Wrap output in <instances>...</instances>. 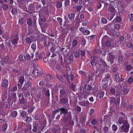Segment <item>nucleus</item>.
<instances>
[{"instance_id": "46", "label": "nucleus", "mask_w": 133, "mask_h": 133, "mask_svg": "<svg viewBox=\"0 0 133 133\" xmlns=\"http://www.w3.org/2000/svg\"><path fill=\"white\" fill-rule=\"evenodd\" d=\"M90 33V32L88 30H86V29L83 34L85 35H87L89 34Z\"/></svg>"}, {"instance_id": "59", "label": "nucleus", "mask_w": 133, "mask_h": 133, "mask_svg": "<svg viewBox=\"0 0 133 133\" xmlns=\"http://www.w3.org/2000/svg\"><path fill=\"white\" fill-rule=\"evenodd\" d=\"M86 29L84 27H81L79 29V30L83 33Z\"/></svg>"}, {"instance_id": "50", "label": "nucleus", "mask_w": 133, "mask_h": 133, "mask_svg": "<svg viewBox=\"0 0 133 133\" xmlns=\"http://www.w3.org/2000/svg\"><path fill=\"white\" fill-rule=\"evenodd\" d=\"M128 81L129 83H131L133 81V79L132 77H130L128 78Z\"/></svg>"}, {"instance_id": "60", "label": "nucleus", "mask_w": 133, "mask_h": 133, "mask_svg": "<svg viewBox=\"0 0 133 133\" xmlns=\"http://www.w3.org/2000/svg\"><path fill=\"white\" fill-rule=\"evenodd\" d=\"M40 118V116L38 115H36L35 116V119L36 120H38Z\"/></svg>"}, {"instance_id": "18", "label": "nucleus", "mask_w": 133, "mask_h": 133, "mask_svg": "<svg viewBox=\"0 0 133 133\" xmlns=\"http://www.w3.org/2000/svg\"><path fill=\"white\" fill-rule=\"evenodd\" d=\"M38 124L36 123H34L33 124V129L32 130V131L35 132L37 130V129L38 128Z\"/></svg>"}, {"instance_id": "23", "label": "nucleus", "mask_w": 133, "mask_h": 133, "mask_svg": "<svg viewBox=\"0 0 133 133\" xmlns=\"http://www.w3.org/2000/svg\"><path fill=\"white\" fill-rule=\"evenodd\" d=\"M24 80V77L23 76H21L19 79V81L21 84L22 85Z\"/></svg>"}, {"instance_id": "43", "label": "nucleus", "mask_w": 133, "mask_h": 133, "mask_svg": "<svg viewBox=\"0 0 133 133\" xmlns=\"http://www.w3.org/2000/svg\"><path fill=\"white\" fill-rule=\"evenodd\" d=\"M94 109L92 108H91L89 110V115L90 116L91 115L94 113Z\"/></svg>"}, {"instance_id": "12", "label": "nucleus", "mask_w": 133, "mask_h": 133, "mask_svg": "<svg viewBox=\"0 0 133 133\" xmlns=\"http://www.w3.org/2000/svg\"><path fill=\"white\" fill-rule=\"evenodd\" d=\"M115 9H109V11L110 12V13L109 14H111V17H110V20H111L113 18V17L115 15Z\"/></svg>"}, {"instance_id": "16", "label": "nucleus", "mask_w": 133, "mask_h": 133, "mask_svg": "<svg viewBox=\"0 0 133 133\" xmlns=\"http://www.w3.org/2000/svg\"><path fill=\"white\" fill-rule=\"evenodd\" d=\"M75 14L74 13L69 14L68 15L69 18L71 21H73L75 18Z\"/></svg>"}, {"instance_id": "36", "label": "nucleus", "mask_w": 133, "mask_h": 133, "mask_svg": "<svg viewBox=\"0 0 133 133\" xmlns=\"http://www.w3.org/2000/svg\"><path fill=\"white\" fill-rule=\"evenodd\" d=\"M23 55L21 54H20L19 56V58L21 62H24V59L23 58Z\"/></svg>"}, {"instance_id": "31", "label": "nucleus", "mask_w": 133, "mask_h": 133, "mask_svg": "<svg viewBox=\"0 0 133 133\" xmlns=\"http://www.w3.org/2000/svg\"><path fill=\"white\" fill-rule=\"evenodd\" d=\"M111 42L109 40H107L105 44L107 47L110 46L111 44Z\"/></svg>"}, {"instance_id": "44", "label": "nucleus", "mask_w": 133, "mask_h": 133, "mask_svg": "<svg viewBox=\"0 0 133 133\" xmlns=\"http://www.w3.org/2000/svg\"><path fill=\"white\" fill-rule=\"evenodd\" d=\"M11 12L13 15H15L17 12V9H12Z\"/></svg>"}, {"instance_id": "29", "label": "nucleus", "mask_w": 133, "mask_h": 133, "mask_svg": "<svg viewBox=\"0 0 133 133\" xmlns=\"http://www.w3.org/2000/svg\"><path fill=\"white\" fill-rule=\"evenodd\" d=\"M75 109L78 112H79L81 111V107L77 105L75 106Z\"/></svg>"}, {"instance_id": "62", "label": "nucleus", "mask_w": 133, "mask_h": 133, "mask_svg": "<svg viewBox=\"0 0 133 133\" xmlns=\"http://www.w3.org/2000/svg\"><path fill=\"white\" fill-rule=\"evenodd\" d=\"M9 58L8 57L6 56L4 57V61L6 63V62H9Z\"/></svg>"}, {"instance_id": "54", "label": "nucleus", "mask_w": 133, "mask_h": 133, "mask_svg": "<svg viewBox=\"0 0 133 133\" xmlns=\"http://www.w3.org/2000/svg\"><path fill=\"white\" fill-rule=\"evenodd\" d=\"M47 78H48L50 80L51 79L53 78V76L51 75L50 74H47Z\"/></svg>"}, {"instance_id": "27", "label": "nucleus", "mask_w": 133, "mask_h": 133, "mask_svg": "<svg viewBox=\"0 0 133 133\" xmlns=\"http://www.w3.org/2000/svg\"><path fill=\"white\" fill-rule=\"evenodd\" d=\"M21 116L23 118H25V117L27 115L26 112L25 111H23L21 113Z\"/></svg>"}, {"instance_id": "22", "label": "nucleus", "mask_w": 133, "mask_h": 133, "mask_svg": "<svg viewBox=\"0 0 133 133\" xmlns=\"http://www.w3.org/2000/svg\"><path fill=\"white\" fill-rule=\"evenodd\" d=\"M25 121L26 123H28L30 122H31L32 121L31 118L30 116H27L26 117Z\"/></svg>"}, {"instance_id": "26", "label": "nucleus", "mask_w": 133, "mask_h": 133, "mask_svg": "<svg viewBox=\"0 0 133 133\" xmlns=\"http://www.w3.org/2000/svg\"><path fill=\"white\" fill-rule=\"evenodd\" d=\"M17 112L16 111H13L11 113V116L13 117H16L17 116Z\"/></svg>"}, {"instance_id": "3", "label": "nucleus", "mask_w": 133, "mask_h": 133, "mask_svg": "<svg viewBox=\"0 0 133 133\" xmlns=\"http://www.w3.org/2000/svg\"><path fill=\"white\" fill-rule=\"evenodd\" d=\"M32 74L35 75V76H41L43 74V72L41 70V68L39 67H37V68H35L32 71Z\"/></svg>"}, {"instance_id": "4", "label": "nucleus", "mask_w": 133, "mask_h": 133, "mask_svg": "<svg viewBox=\"0 0 133 133\" xmlns=\"http://www.w3.org/2000/svg\"><path fill=\"white\" fill-rule=\"evenodd\" d=\"M68 70H70V68L69 67H66L64 74V76L65 77L66 76L67 79L69 81H72L73 79L74 76L72 74L71 75H69L67 76V75L68 74Z\"/></svg>"}, {"instance_id": "53", "label": "nucleus", "mask_w": 133, "mask_h": 133, "mask_svg": "<svg viewBox=\"0 0 133 133\" xmlns=\"http://www.w3.org/2000/svg\"><path fill=\"white\" fill-rule=\"evenodd\" d=\"M56 6L57 8H60L62 6L61 3H58L56 4Z\"/></svg>"}, {"instance_id": "14", "label": "nucleus", "mask_w": 133, "mask_h": 133, "mask_svg": "<svg viewBox=\"0 0 133 133\" xmlns=\"http://www.w3.org/2000/svg\"><path fill=\"white\" fill-rule=\"evenodd\" d=\"M97 96L100 98H102L104 96V92L102 91H99L97 93Z\"/></svg>"}, {"instance_id": "25", "label": "nucleus", "mask_w": 133, "mask_h": 133, "mask_svg": "<svg viewBox=\"0 0 133 133\" xmlns=\"http://www.w3.org/2000/svg\"><path fill=\"white\" fill-rule=\"evenodd\" d=\"M129 90L128 88H124L123 90V94L125 95H126L128 93Z\"/></svg>"}, {"instance_id": "28", "label": "nucleus", "mask_w": 133, "mask_h": 133, "mask_svg": "<svg viewBox=\"0 0 133 133\" xmlns=\"http://www.w3.org/2000/svg\"><path fill=\"white\" fill-rule=\"evenodd\" d=\"M25 86L28 88L30 87L31 85V83L30 81H28L27 83L25 84Z\"/></svg>"}, {"instance_id": "5", "label": "nucleus", "mask_w": 133, "mask_h": 133, "mask_svg": "<svg viewBox=\"0 0 133 133\" xmlns=\"http://www.w3.org/2000/svg\"><path fill=\"white\" fill-rule=\"evenodd\" d=\"M117 123L120 125H121L123 124H125L128 123L127 118H126L125 119V118L123 117H120L118 120Z\"/></svg>"}, {"instance_id": "34", "label": "nucleus", "mask_w": 133, "mask_h": 133, "mask_svg": "<svg viewBox=\"0 0 133 133\" xmlns=\"http://www.w3.org/2000/svg\"><path fill=\"white\" fill-rule=\"evenodd\" d=\"M115 98L112 97H110V103L112 104L115 102Z\"/></svg>"}, {"instance_id": "9", "label": "nucleus", "mask_w": 133, "mask_h": 133, "mask_svg": "<svg viewBox=\"0 0 133 133\" xmlns=\"http://www.w3.org/2000/svg\"><path fill=\"white\" fill-rule=\"evenodd\" d=\"M12 39H11V43L15 45L17 43L18 40V38L17 37V35H15V38L12 37Z\"/></svg>"}, {"instance_id": "6", "label": "nucleus", "mask_w": 133, "mask_h": 133, "mask_svg": "<svg viewBox=\"0 0 133 133\" xmlns=\"http://www.w3.org/2000/svg\"><path fill=\"white\" fill-rule=\"evenodd\" d=\"M59 98L60 99V103L62 104H65L68 101V99L66 98L65 96L62 95L59 96Z\"/></svg>"}, {"instance_id": "19", "label": "nucleus", "mask_w": 133, "mask_h": 133, "mask_svg": "<svg viewBox=\"0 0 133 133\" xmlns=\"http://www.w3.org/2000/svg\"><path fill=\"white\" fill-rule=\"evenodd\" d=\"M104 2L103 1H100L98 5V8H103L104 5Z\"/></svg>"}, {"instance_id": "58", "label": "nucleus", "mask_w": 133, "mask_h": 133, "mask_svg": "<svg viewBox=\"0 0 133 133\" xmlns=\"http://www.w3.org/2000/svg\"><path fill=\"white\" fill-rule=\"evenodd\" d=\"M73 55H71L69 56V60L70 62H73Z\"/></svg>"}, {"instance_id": "15", "label": "nucleus", "mask_w": 133, "mask_h": 133, "mask_svg": "<svg viewBox=\"0 0 133 133\" xmlns=\"http://www.w3.org/2000/svg\"><path fill=\"white\" fill-rule=\"evenodd\" d=\"M115 78L116 81L118 83L120 81L119 74L117 72H116L115 74Z\"/></svg>"}, {"instance_id": "24", "label": "nucleus", "mask_w": 133, "mask_h": 133, "mask_svg": "<svg viewBox=\"0 0 133 133\" xmlns=\"http://www.w3.org/2000/svg\"><path fill=\"white\" fill-rule=\"evenodd\" d=\"M78 43V41L74 39L72 41V46L74 47H75L77 45Z\"/></svg>"}, {"instance_id": "10", "label": "nucleus", "mask_w": 133, "mask_h": 133, "mask_svg": "<svg viewBox=\"0 0 133 133\" xmlns=\"http://www.w3.org/2000/svg\"><path fill=\"white\" fill-rule=\"evenodd\" d=\"M59 110L60 111V114H63L64 116L68 114V110L66 108H60Z\"/></svg>"}, {"instance_id": "33", "label": "nucleus", "mask_w": 133, "mask_h": 133, "mask_svg": "<svg viewBox=\"0 0 133 133\" xmlns=\"http://www.w3.org/2000/svg\"><path fill=\"white\" fill-rule=\"evenodd\" d=\"M27 23L28 25L30 26L32 25V20L29 18H28L27 19Z\"/></svg>"}, {"instance_id": "38", "label": "nucleus", "mask_w": 133, "mask_h": 133, "mask_svg": "<svg viewBox=\"0 0 133 133\" xmlns=\"http://www.w3.org/2000/svg\"><path fill=\"white\" fill-rule=\"evenodd\" d=\"M118 61L119 62H122L123 60V57L121 55L119 56L118 57Z\"/></svg>"}, {"instance_id": "61", "label": "nucleus", "mask_w": 133, "mask_h": 133, "mask_svg": "<svg viewBox=\"0 0 133 133\" xmlns=\"http://www.w3.org/2000/svg\"><path fill=\"white\" fill-rule=\"evenodd\" d=\"M108 130V128L107 127L105 126L104 127V132L105 133L107 132Z\"/></svg>"}, {"instance_id": "55", "label": "nucleus", "mask_w": 133, "mask_h": 133, "mask_svg": "<svg viewBox=\"0 0 133 133\" xmlns=\"http://www.w3.org/2000/svg\"><path fill=\"white\" fill-rule=\"evenodd\" d=\"M57 19L59 23L61 25H62V19L60 17H58L57 18Z\"/></svg>"}, {"instance_id": "39", "label": "nucleus", "mask_w": 133, "mask_h": 133, "mask_svg": "<svg viewBox=\"0 0 133 133\" xmlns=\"http://www.w3.org/2000/svg\"><path fill=\"white\" fill-rule=\"evenodd\" d=\"M115 19L116 21L117 22H119L121 21V17L119 16L117 17Z\"/></svg>"}, {"instance_id": "13", "label": "nucleus", "mask_w": 133, "mask_h": 133, "mask_svg": "<svg viewBox=\"0 0 133 133\" xmlns=\"http://www.w3.org/2000/svg\"><path fill=\"white\" fill-rule=\"evenodd\" d=\"M80 104L84 106L88 107L89 105V103L88 101L81 102V101H80Z\"/></svg>"}, {"instance_id": "47", "label": "nucleus", "mask_w": 133, "mask_h": 133, "mask_svg": "<svg viewBox=\"0 0 133 133\" xmlns=\"http://www.w3.org/2000/svg\"><path fill=\"white\" fill-rule=\"evenodd\" d=\"M91 88V87L88 85H86L85 87V89L87 90H90Z\"/></svg>"}, {"instance_id": "42", "label": "nucleus", "mask_w": 133, "mask_h": 133, "mask_svg": "<svg viewBox=\"0 0 133 133\" xmlns=\"http://www.w3.org/2000/svg\"><path fill=\"white\" fill-rule=\"evenodd\" d=\"M31 48L34 52L35 51L36 48V45L34 43H33L31 45Z\"/></svg>"}, {"instance_id": "45", "label": "nucleus", "mask_w": 133, "mask_h": 133, "mask_svg": "<svg viewBox=\"0 0 133 133\" xmlns=\"http://www.w3.org/2000/svg\"><path fill=\"white\" fill-rule=\"evenodd\" d=\"M101 22L103 23H107V21L105 18L102 17L101 19Z\"/></svg>"}, {"instance_id": "35", "label": "nucleus", "mask_w": 133, "mask_h": 133, "mask_svg": "<svg viewBox=\"0 0 133 133\" xmlns=\"http://www.w3.org/2000/svg\"><path fill=\"white\" fill-rule=\"evenodd\" d=\"M56 76L57 78L60 81H62L63 80V77H62V75H59L57 74Z\"/></svg>"}, {"instance_id": "40", "label": "nucleus", "mask_w": 133, "mask_h": 133, "mask_svg": "<svg viewBox=\"0 0 133 133\" xmlns=\"http://www.w3.org/2000/svg\"><path fill=\"white\" fill-rule=\"evenodd\" d=\"M34 108L35 107H32L30 108L28 110V112L29 113L33 111Z\"/></svg>"}, {"instance_id": "11", "label": "nucleus", "mask_w": 133, "mask_h": 133, "mask_svg": "<svg viewBox=\"0 0 133 133\" xmlns=\"http://www.w3.org/2000/svg\"><path fill=\"white\" fill-rule=\"evenodd\" d=\"M9 83V82L8 80L6 79H3L2 83V86L4 87H7Z\"/></svg>"}, {"instance_id": "20", "label": "nucleus", "mask_w": 133, "mask_h": 133, "mask_svg": "<svg viewBox=\"0 0 133 133\" xmlns=\"http://www.w3.org/2000/svg\"><path fill=\"white\" fill-rule=\"evenodd\" d=\"M32 38L31 37H28L25 38L26 41L28 43H32Z\"/></svg>"}, {"instance_id": "2", "label": "nucleus", "mask_w": 133, "mask_h": 133, "mask_svg": "<svg viewBox=\"0 0 133 133\" xmlns=\"http://www.w3.org/2000/svg\"><path fill=\"white\" fill-rule=\"evenodd\" d=\"M130 125L129 123L123 124L119 129V131L121 132H127L129 131Z\"/></svg>"}, {"instance_id": "64", "label": "nucleus", "mask_w": 133, "mask_h": 133, "mask_svg": "<svg viewBox=\"0 0 133 133\" xmlns=\"http://www.w3.org/2000/svg\"><path fill=\"white\" fill-rule=\"evenodd\" d=\"M120 25L119 24H116L115 25V28L116 29H118L119 28Z\"/></svg>"}, {"instance_id": "51", "label": "nucleus", "mask_w": 133, "mask_h": 133, "mask_svg": "<svg viewBox=\"0 0 133 133\" xmlns=\"http://www.w3.org/2000/svg\"><path fill=\"white\" fill-rule=\"evenodd\" d=\"M124 39V37L123 36H121L120 37L118 41V42H119L121 43L123 41Z\"/></svg>"}, {"instance_id": "48", "label": "nucleus", "mask_w": 133, "mask_h": 133, "mask_svg": "<svg viewBox=\"0 0 133 133\" xmlns=\"http://www.w3.org/2000/svg\"><path fill=\"white\" fill-rule=\"evenodd\" d=\"M130 21L131 22L133 21V14H131L129 16Z\"/></svg>"}, {"instance_id": "56", "label": "nucleus", "mask_w": 133, "mask_h": 133, "mask_svg": "<svg viewBox=\"0 0 133 133\" xmlns=\"http://www.w3.org/2000/svg\"><path fill=\"white\" fill-rule=\"evenodd\" d=\"M49 90H47V91H46L45 93L46 96L47 97H48L49 98L50 96V93L49 92Z\"/></svg>"}, {"instance_id": "7", "label": "nucleus", "mask_w": 133, "mask_h": 133, "mask_svg": "<svg viewBox=\"0 0 133 133\" xmlns=\"http://www.w3.org/2000/svg\"><path fill=\"white\" fill-rule=\"evenodd\" d=\"M69 119H71V115L70 113H68L66 115L64 116V117L63 118V121L64 122H66Z\"/></svg>"}, {"instance_id": "57", "label": "nucleus", "mask_w": 133, "mask_h": 133, "mask_svg": "<svg viewBox=\"0 0 133 133\" xmlns=\"http://www.w3.org/2000/svg\"><path fill=\"white\" fill-rule=\"evenodd\" d=\"M24 93L25 96V97L29 96L30 95V93L29 91H27L25 92H24Z\"/></svg>"}, {"instance_id": "52", "label": "nucleus", "mask_w": 133, "mask_h": 133, "mask_svg": "<svg viewBox=\"0 0 133 133\" xmlns=\"http://www.w3.org/2000/svg\"><path fill=\"white\" fill-rule=\"evenodd\" d=\"M19 102L21 104H23L24 102V98L22 97L21 99H19Z\"/></svg>"}, {"instance_id": "37", "label": "nucleus", "mask_w": 133, "mask_h": 133, "mask_svg": "<svg viewBox=\"0 0 133 133\" xmlns=\"http://www.w3.org/2000/svg\"><path fill=\"white\" fill-rule=\"evenodd\" d=\"M117 127L116 125L115 124H113L112 125V129L114 131H116L117 130Z\"/></svg>"}, {"instance_id": "30", "label": "nucleus", "mask_w": 133, "mask_h": 133, "mask_svg": "<svg viewBox=\"0 0 133 133\" xmlns=\"http://www.w3.org/2000/svg\"><path fill=\"white\" fill-rule=\"evenodd\" d=\"M105 77L104 78L105 80L107 81H108L109 80V78H110V75L108 74H106L105 75Z\"/></svg>"}, {"instance_id": "21", "label": "nucleus", "mask_w": 133, "mask_h": 133, "mask_svg": "<svg viewBox=\"0 0 133 133\" xmlns=\"http://www.w3.org/2000/svg\"><path fill=\"white\" fill-rule=\"evenodd\" d=\"M31 56L29 54H27L26 55V57L28 59L30 60L31 58H33L34 56V54L31 53Z\"/></svg>"}, {"instance_id": "49", "label": "nucleus", "mask_w": 133, "mask_h": 133, "mask_svg": "<svg viewBox=\"0 0 133 133\" xmlns=\"http://www.w3.org/2000/svg\"><path fill=\"white\" fill-rule=\"evenodd\" d=\"M110 91L111 93L112 94H114L116 92V90L115 89L113 88H111L110 90Z\"/></svg>"}, {"instance_id": "1", "label": "nucleus", "mask_w": 133, "mask_h": 133, "mask_svg": "<svg viewBox=\"0 0 133 133\" xmlns=\"http://www.w3.org/2000/svg\"><path fill=\"white\" fill-rule=\"evenodd\" d=\"M100 62L102 63V64L104 66L105 65L107 66L104 61L102 59H100L99 57L95 56L92 57L90 62L91 65L95 66L97 64H98V65H101V64H99Z\"/></svg>"}, {"instance_id": "41", "label": "nucleus", "mask_w": 133, "mask_h": 133, "mask_svg": "<svg viewBox=\"0 0 133 133\" xmlns=\"http://www.w3.org/2000/svg\"><path fill=\"white\" fill-rule=\"evenodd\" d=\"M39 18L42 21L44 22L46 21L45 18L44 16H41L40 15H39Z\"/></svg>"}, {"instance_id": "17", "label": "nucleus", "mask_w": 133, "mask_h": 133, "mask_svg": "<svg viewBox=\"0 0 133 133\" xmlns=\"http://www.w3.org/2000/svg\"><path fill=\"white\" fill-rule=\"evenodd\" d=\"M66 91V89L65 88H62V89H61L60 91V92L61 94V95L62 96L64 95L65 94Z\"/></svg>"}, {"instance_id": "32", "label": "nucleus", "mask_w": 133, "mask_h": 133, "mask_svg": "<svg viewBox=\"0 0 133 133\" xmlns=\"http://www.w3.org/2000/svg\"><path fill=\"white\" fill-rule=\"evenodd\" d=\"M8 126V125L6 124H3L2 128V130L3 131H5L7 127Z\"/></svg>"}, {"instance_id": "63", "label": "nucleus", "mask_w": 133, "mask_h": 133, "mask_svg": "<svg viewBox=\"0 0 133 133\" xmlns=\"http://www.w3.org/2000/svg\"><path fill=\"white\" fill-rule=\"evenodd\" d=\"M86 43V41L84 39H83L81 41V44L83 45H85V44Z\"/></svg>"}, {"instance_id": "8", "label": "nucleus", "mask_w": 133, "mask_h": 133, "mask_svg": "<svg viewBox=\"0 0 133 133\" xmlns=\"http://www.w3.org/2000/svg\"><path fill=\"white\" fill-rule=\"evenodd\" d=\"M109 57L108 58V60L109 61H110V63L112 64L114 62V55L112 54L111 52L109 53Z\"/></svg>"}]
</instances>
